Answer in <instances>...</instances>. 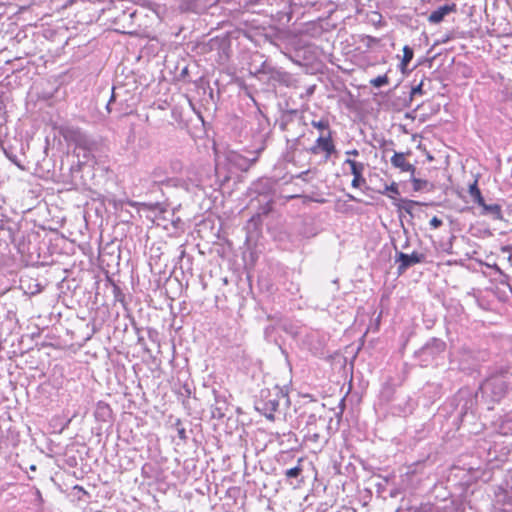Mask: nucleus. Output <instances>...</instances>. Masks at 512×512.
Here are the masks:
<instances>
[{"instance_id": "1", "label": "nucleus", "mask_w": 512, "mask_h": 512, "mask_svg": "<svg viewBox=\"0 0 512 512\" xmlns=\"http://www.w3.org/2000/svg\"><path fill=\"white\" fill-rule=\"evenodd\" d=\"M510 388H512V373L508 370L491 375L481 385L483 394L493 401L504 398Z\"/></svg>"}, {"instance_id": "2", "label": "nucleus", "mask_w": 512, "mask_h": 512, "mask_svg": "<svg viewBox=\"0 0 512 512\" xmlns=\"http://www.w3.org/2000/svg\"><path fill=\"white\" fill-rule=\"evenodd\" d=\"M287 398V394L278 385L271 389H263L255 401V409L269 420H274V413L278 410L280 401Z\"/></svg>"}, {"instance_id": "3", "label": "nucleus", "mask_w": 512, "mask_h": 512, "mask_svg": "<svg viewBox=\"0 0 512 512\" xmlns=\"http://www.w3.org/2000/svg\"><path fill=\"white\" fill-rule=\"evenodd\" d=\"M326 419L317 416L316 414H310L307 417L306 425L303 429L305 432L304 440L313 444H318L322 438L321 432L325 428Z\"/></svg>"}, {"instance_id": "4", "label": "nucleus", "mask_w": 512, "mask_h": 512, "mask_svg": "<svg viewBox=\"0 0 512 512\" xmlns=\"http://www.w3.org/2000/svg\"><path fill=\"white\" fill-rule=\"evenodd\" d=\"M203 175L195 167H187L184 175L175 178L173 186H179L187 191L193 188H201L204 185Z\"/></svg>"}, {"instance_id": "5", "label": "nucleus", "mask_w": 512, "mask_h": 512, "mask_svg": "<svg viewBox=\"0 0 512 512\" xmlns=\"http://www.w3.org/2000/svg\"><path fill=\"white\" fill-rule=\"evenodd\" d=\"M141 181L144 182L143 186L147 187L148 189H153L158 185H173L175 183V178L168 177L167 171L164 167L156 166L149 173L148 177L141 179Z\"/></svg>"}, {"instance_id": "6", "label": "nucleus", "mask_w": 512, "mask_h": 512, "mask_svg": "<svg viewBox=\"0 0 512 512\" xmlns=\"http://www.w3.org/2000/svg\"><path fill=\"white\" fill-rule=\"evenodd\" d=\"M335 150V145L332 139V131H328L326 134H320L314 145L311 146L308 151L314 155H317L320 152H324L325 159L328 160L330 156L335 152Z\"/></svg>"}, {"instance_id": "7", "label": "nucleus", "mask_w": 512, "mask_h": 512, "mask_svg": "<svg viewBox=\"0 0 512 512\" xmlns=\"http://www.w3.org/2000/svg\"><path fill=\"white\" fill-rule=\"evenodd\" d=\"M424 260V255L418 252L406 254L403 252H396L395 262L398 263V273H404L411 266L421 263Z\"/></svg>"}, {"instance_id": "8", "label": "nucleus", "mask_w": 512, "mask_h": 512, "mask_svg": "<svg viewBox=\"0 0 512 512\" xmlns=\"http://www.w3.org/2000/svg\"><path fill=\"white\" fill-rule=\"evenodd\" d=\"M263 150V147L255 152L253 158H248L238 152L231 151L227 155V160L237 169L247 171L258 159V154Z\"/></svg>"}, {"instance_id": "9", "label": "nucleus", "mask_w": 512, "mask_h": 512, "mask_svg": "<svg viewBox=\"0 0 512 512\" xmlns=\"http://www.w3.org/2000/svg\"><path fill=\"white\" fill-rule=\"evenodd\" d=\"M256 74H266L269 76V79L275 80L281 83H287L289 79V74L285 71L276 69L271 66L267 61H264L260 68H258L255 72Z\"/></svg>"}, {"instance_id": "10", "label": "nucleus", "mask_w": 512, "mask_h": 512, "mask_svg": "<svg viewBox=\"0 0 512 512\" xmlns=\"http://www.w3.org/2000/svg\"><path fill=\"white\" fill-rule=\"evenodd\" d=\"M345 164H348L351 168V173L353 175V180L351 185L354 188H358L362 183H365V179L363 178L362 174L365 169V165L361 162H357L352 159H346Z\"/></svg>"}, {"instance_id": "11", "label": "nucleus", "mask_w": 512, "mask_h": 512, "mask_svg": "<svg viewBox=\"0 0 512 512\" xmlns=\"http://www.w3.org/2000/svg\"><path fill=\"white\" fill-rule=\"evenodd\" d=\"M455 11H456L455 3L440 6L429 15L428 21L432 24H438L444 19L445 16H447L449 13L455 12Z\"/></svg>"}, {"instance_id": "12", "label": "nucleus", "mask_w": 512, "mask_h": 512, "mask_svg": "<svg viewBox=\"0 0 512 512\" xmlns=\"http://www.w3.org/2000/svg\"><path fill=\"white\" fill-rule=\"evenodd\" d=\"M445 348L446 344L444 341L437 338H433L422 347L420 353L423 355L434 356L436 354L443 352Z\"/></svg>"}, {"instance_id": "13", "label": "nucleus", "mask_w": 512, "mask_h": 512, "mask_svg": "<svg viewBox=\"0 0 512 512\" xmlns=\"http://www.w3.org/2000/svg\"><path fill=\"white\" fill-rule=\"evenodd\" d=\"M391 164L402 172H410L412 175L416 170L412 164L406 161L404 153L395 152L391 157Z\"/></svg>"}, {"instance_id": "14", "label": "nucleus", "mask_w": 512, "mask_h": 512, "mask_svg": "<svg viewBox=\"0 0 512 512\" xmlns=\"http://www.w3.org/2000/svg\"><path fill=\"white\" fill-rule=\"evenodd\" d=\"M481 208H482V212H481L482 215L488 216L493 220H502L503 219L501 206L499 204L484 203V205H482Z\"/></svg>"}, {"instance_id": "15", "label": "nucleus", "mask_w": 512, "mask_h": 512, "mask_svg": "<svg viewBox=\"0 0 512 512\" xmlns=\"http://www.w3.org/2000/svg\"><path fill=\"white\" fill-rule=\"evenodd\" d=\"M228 410V405L225 400L215 399V404L211 408L212 417L215 419H222L225 417Z\"/></svg>"}, {"instance_id": "16", "label": "nucleus", "mask_w": 512, "mask_h": 512, "mask_svg": "<svg viewBox=\"0 0 512 512\" xmlns=\"http://www.w3.org/2000/svg\"><path fill=\"white\" fill-rule=\"evenodd\" d=\"M413 56H414L413 49L410 46L405 45L403 47V58H402L401 63H400V70L403 73H405L408 64L413 59Z\"/></svg>"}, {"instance_id": "17", "label": "nucleus", "mask_w": 512, "mask_h": 512, "mask_svg": "<svg viewBox=\"0 0 512 512\" xmlns=\"http://www.w3.org/2000/svg\"><path fill=\"white\" fill-rule=\"evenodd\" d=\"M469 194L472 197L473 201L478 204L480 207L484 205L485 200L477 186V182L475 181L472 185L469 187Z\"/></svg>"}, {"instance_id": "18", "label": "nucleus", "mask_w": 512, "mask_h": 512, "mask_svg": "<svg viewBox=\"0 0 512 512\" xmlns=\"http://www.w3.org/2000/svg\"><path fill=\"white\" fill-rule=\"evenodd\" d=\"M311 125L314 128L318 129L320 131V134H325V132L328 133V131H331L329 120L326 117H322L319 120L313 119L311 121Z\"/></svg>"}, {"instance_id": "19", "label": "nucleus", "mask_w": 512, "mask_h": 512, "mask_svg": "<svg viewBox=\"0 0 512 512\" xmlns=\"http://www.w3.org/2000/svg\"><path fill=\"white\" fill-rule=\"evenodd\" d=\"M418 205H420V203L417 201L403 199V200H401V204L398 207L400 210H402L412 216L414 208Z\"/></svg>"}, {"instance_id": "20", "label": "nucleus", "mask_w": 512, "mask_h": 512, "mask_svg": "<svg viewBox=\"0 0 512 512\" xmlns=\"http://www.w3.org/2000/svg\"><path fill=\"white\" fill-rule=\"evenodd\" d=\"M381 193L387 195L391 199H395L396 196L400 194L398 185L395 182L390 185H386Z\"/></svg>"}, {"instance_id": "21", "label": "nucleus", "mask_w": 512, "mask_h": 512, "mask_svg": "<svg viewBox=\"0 0 512 512\" xmlns=\"http://www.w3.org/2000/svg\"><path fill=\"white\" fill-rule=\"evenodd\" d=\"M301 462H302V459H299L298 460V465L293 467V468H290V469H287L285 471V476L286 478L290 479V478H297L303 471V468L301 466Z\"/></svg>"}, {"instance_id": "22", "label": "nucleus", "mask_w": 512, "mask_h": 512, "mask_svg": "<svg viewBox=\"0 0 512 512\" xmlns=\"http://www.w3.org/2000/svg\"><path fill=\"white\" fill-rule=\"evenodd\" d=\"M502 489L506 493L512 492V469L507 471L505 478H504V482L502 484Z\"/></svg>"}, {"instance_id": "23", "label": "nucleus", "mask_w": 512, "mask_h": 512, "mask_svg": "<svg viewBox=\"0 0 512 512\" xmlns=\"http://www.w3.org/2000/svg\"><path fill=\"white\" fill-rule=\"evenodd\" d=\"M74 140L76 142L77 147L87 148V146L89 144V140L86 137V135H84L83 133H81L79 131H77L75 133V139Z\"/></svg>"}, {"instance_id": "24", "label": "nucleus", "mask_w": 512, "mask_h": 512, "mask_svg": "<svg viewBox=\"0 0 512 512\" xmlns=\"http://www.w3.org/2000/svg\"><path fill=\"white\" fill-rule=\"evenodd\" d=\"M389 83L387 75H381L370 80V84L373 87L379 88Z\"/></svg>"}, {"instance_id": "25", "label": "nucleus", "mask_w": 512, "mask_h": 512, "mask_svg": "<svg viewBox=\"0 0 512 512\" xmlns=\"http://www.w3.org/2000/svg\"><path fill=\"white\" fill-rule=\"evenodd\" d=\"M170 168L173 173L181 174V176L184 175V171L186 169V168H184L183 163L180 160L171 161Z\"/></svg>"}, {"instance_id": "26", "label": "nucleus", "mask_w": 512, "mask_h": 512, "mask_svg": "<svg viewBox=\"0 0 512 512\" xmlns=\"http://www.w3.org/2000/svg\"><path fill=\"white\" fill-rule=\"evenodd\" d=\"M411 181L413 183V189L415 191L423 190L428 185V181L422 180V179H419V178H415L413 175H412Z\"/></svg>"}, {"instance_id": "27", "label": "nucleus", "mask_w": 512, "mask_h": 512, "mask_svg": "<svg viewBox=\"0 0 512 512\" xmlns=\"http://www.w3.org/2000/svg\"><path fill=\"white\" fill-rule=\"evenodd\" d=\"M197 0H181L179 8L181 11H189L193 8Z\"/></svg>"}, {"instance_id": "28", "label": "nucleus", "mask_w": 512, "mask_h": 512, "mask_svg": "<svg viewBox=\"0 0 512 512\" xmlns=\"http://www.w3.org/2000/svg\"><path fill=\"white\" fill-rule=\"evenodd\" d=\"M176 429H177V434H178V437L181 439V440H186L187 438V435H186V430L184 427L181 426V423L180 421L178 420L177 423H176Z\"/></svg>"}, {"instance_id": "29", "label": "nucleus", "mask_w": 512, "mask_h": 512, "mask_svg": "<svg viewBox=\"0 0 512 512\" xmlns=\"http://www.w3.org/2000/svg\"><path fill=\"white\" fill-rule=\"evenodd\" d=\"M442 225V220L439 219L438 217L434 216L431 220H430V226L431 228L433 229H437L439 228L440 226Z\"/></svg>"}, {"instance_id": "30", "label": "nucleus", "mask_w": 512, "mask_h": 512, "mask_svg": "<svg viewBox=\"0 0 512 512\" xmlns=\"http://www.w3.org/2000/svg\"><path fill=\"white\" fill-rule=\"evenodd\" d=\"M422 87H423V82H420L417 86L412 88L411 94L412 95L423 94Z\"/></svg>"}, {"instance_id": "31", "label": "nucleus", "mask_w": 512, "mask_h": 512, "mask_svg": "<svg viewBox=\"0 0 512 512\" xmlns=\"http://www.w3.org/2000/svg\"><path fill=\"white\" fill-rule=\"evenodd\" d=\"M345 153H346V155H349V156H358L359 155V151L357 149L348 150Z\"/></svg>"}, {"instance_id": "32", "label": "nucleus", "mask_w": 512, "mask_h": 512, "mask_svg": "<svg viewBox=\"0 0 512 512\" xmlns=\"http://www.w3.org/2000/svg\"><path fill=\"white\" fill-rule=\"evenodd\" d=\"M35 495H36L37 500H38L40 503H42V502H43L42 494H41L40 490H39V489H37V488L35 489Z\"/></svg>"}, {"instance_id": "33", "label": "nucleus", "mask_w": 512, "mask_h": 512, "mask_svg": "<svg viewBox=\"0 0 512 512\" xmlns=\"http://www.w3.org/2000/svg\"><path fill=\"white\" fill-rule=\"evenodd\" d=\"M298 141H299V138H297V139H295V140L293 141V143H292V145H291V149H293V148L297 145Z\"/></svg>"}, {"instance_id": "34", "label": "nucleus", "mask_w": 512, "mask_h": 512, "mask_svg": "<svg viewBox=\"0 0 512 512\" xmlns=\"http://www.w3.org/2000/svg\"><path fill=\"white\" fill-rule=\"evenodd\" d=\"M113 99H114V95H112V96H111V99H110V101H109V103H108V105H107V109H108V110H109L110 103H111V101H112Z\"/></svg>"}, {"instance_id": "35", "label": "nucleus", "mask_w": 512, "mask_h": 512, "mask_svg": "<svg viewBox=\"0 0 512 512\" xmlns=\"http://www.w3.org/2000/svg\"><path fill=\"white\" fill-rule=\"evenodd\" d=\"M341 405L344 407V399H341ZM343 412V408H341V413Z\"/></svg>"}, {"instance_id": "36", "label": "nucleus", "mask_w": 512, "mask_h": 512, "mask_svg": "<svg viewBox=\"0 0 512 512\" xmlns=\"http://www.w3.org/2000/svg\"><path fill=\"white\" fill-rule=\"evenodd\" d=\"M17 166L20 167V165L16 162L15 158H10Z\"/></svg>"}, {"instance_id": "37", "label": "nucleus", "mask_w": 512, "mask_h": 512, "mask_svg": "<svg viewBox=\"0 0 512 512\" xmlns=\"http://www.w3.org/2000/svg\"><path fill=\"white\" fill-rule=\"evenodd\" d=\"M407 246H408V240H406V242L404 243L403 248H406Z\"/></svg>"}, {"instance_id": "38", "label": "nucleus", "mask_w": 512, "mask_h": 512, "mask_svg": "<svg viewBox=\"0 0 512 512\" xmlns=\"http://www.w3.org/2000/svg\"><path fill=\"white\" fill-rule=\"evenodd\" d=\"M30 469H31V470H36V466H35V465H32V466L30 467Z\"/></svg>"}]
</instances>
